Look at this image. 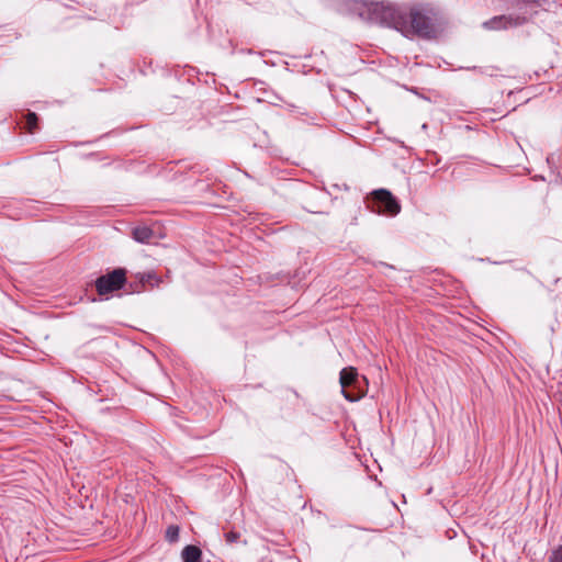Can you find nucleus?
<instances>
[{
    "label": "nucleus",
    "instance_id": "nucleus-12",
    "mask_svg": "<svg viewBox=\"0 0 562 562\" xmlns=\"http://www.w3.org/2000/svg\"><path fill=\"white\" fill-rule=\"evenodd\" d=\"M550 562H562V546L551 553Z\"/></svg>",
    "mask_w": 562,
    "mask_h": 562
},
{
    "label": "nucleus",
    "instance_id": "nucleus-2",
    "mask_svg": "<svg viewBox=\"0 0 562 562\" xmlns=\"http://www.w3.org/2000/svg\"><path fill=\"white\" fill-rule=\"evenodd\" d=\"M504 8L510 11L483 22L482 26L488 31H502L526 24L535 16L539 9L549 4L550 0H503Z\"/></svg>",
    "mask_w": 562,
    "mask_h": 562
},
{
    "label": "nucleus",
    "instance_id": "nucleus-11",
    "mask_svg": "<svg viewBox=\"0 0 562 562\" xmlns=\"http://www.w3.org/2000/svg\"><path fill=\"white\" fill-rule=\"evenodd\" d=\"M224 538L227 543L233 544L239 541L240 533L234 530H229L224 533Z\"/></svg>",
    "mask_w": 562,
    "mask_h": 562
},
{
    "label": "nucleus",
    "instance_id": "nucleus-4",
    "mask_svg": "<svg viewBox=\"0 0 562 562\" xmlns=\"http://www.w3.org/2000/svg\"><path fill=\"white\" fill-rule=\"evenodd\" d=\"M126 273V269L116 268L97 278L94 281L97 293L100 296L108 297L113 292L123 289L127 281Z\"/></svg>",
    "mask_w": 562,
    "mask_h": 562
},
{
    "label": "nucleus",
    "instance_id": "nucleus-10",
    "mask_svg": "<svg viewBox=\"0 0 562 562\" xmlns=\"http://www.w3.org/2000/svg\"><path fill=\"white\" fill-rule=\"evenodd\" d=\"M25 119H26V127H27L29 132L33 133L37 128L38 117H37L36 113L29 112L26 114Z\"/></svg>",
    "mask_w": 562,
    "mask_h": 562
},
{
    "label": "nucleus",
    "instance_id": "nucleus-3",
    "mask_svg": "<svg viewBox=\"0 0 562 562\" xmlns=\"http://www.w3.org/2000/svg\"><path fill=\"white\" fill-rule=\"evenodd\" d=\"M339 382L341 392L349 402L360 400L366 393L363 385L367 383V379L360 375L353 367L344 368L340 371Z\"/></svg>",
    "mask_w": 562,
    "mask_h": 562
},
{
    "label": "nucleus",
    "instance_id": "nucleus-5",
    "mask_svg": "<svg viewBox=\"0 0 562 562\" xmlns=\"http://www.w3.org/2000/svg\"><path fill=\"white\" fill-rule=\"evenodd\" d=\"M371 200L372 210L378 213L394 216L401 211L398 201L389 190L379 189L373 191L371 193Z\"/></svg>",
    "mask_w": 562,
    "mask_h": 562
},
{
    "label": "nucleus",
    "instance_id": "nucleus-6",
    "mask_svg": "<svg viewBox=\"0 0 562 562\" xmlns=\"http://www.w3.org/2000/svg\"><path fill=\"white\" fill-rule=\"evenodd\" d=\"M181 558L183 562H202V551L199 547L189 544L182 549Z\"/></svg>",
    "mask_w": 562,
    "mask_h": 562
},
{
    "label": "nucleus",
    "instance_id": "nucleus-9",
    "mask_svg": "<svg viewBox=\"0 0 562 562\" xmlns=\"http://www.w3.org/2000/svg\"><path fill=\"white\" fill-rule=\"evenodd\" d=\"M180 528L177 525H170L166 529V540L170 543H175L179 540Z\"/></svg>",
    "mask_w": 562,
    "mask_h": 562
},
{
    "label": "nucleus",
    "instance_id": "nucleus-1",
    "mask_svg": "<svg viewBox=\"0 0 562 562\" xmlns=\"http://www.w3.org/2000/svg\"><path fill=\"white\" fill-rule=\"evenodd\" d=\"M369 13L372 21L393 27L406 37L431 38L436 34L438 11L430 4L401 8L389 2H376L369 7Z\"/></svg>",
    "mask_w": 562,
    "mask_h": 562
},
{
    "label": "nucleus",
    "instance_id": "nucleus-8",
    "mask_svg": "<svg viewBox=\"0 0 562 562\" xmlns=\"http://www.w3.org/2000/svg\"><path fill=\"white\" fill-rule=\"evenodd\" d=\"M140 286L137 285L133 289L134 292H139L142 289H145V285L148 283L153 288L156 283H158V279L154 272L144 273L139 279Z\"/></svg>",
    "mask_w": 562,
    "mask_h": 562
},
{
    "label": "nucleus",
    "instance_id": "nucleus-7",
    "mask_svg": "<svg viewBox=\"0 0 562 562\" xmlns=\"http://www.w3.org/2000/svg\"><path fill=\"white\" fill-rule=\"evenodd\" d=\"M133 238L142 244H148L154 238V231L148 226H137L133 228Z\"/></svg>",
    "mask_w": 562,
    "mask_h": 562
}]
</instances>
